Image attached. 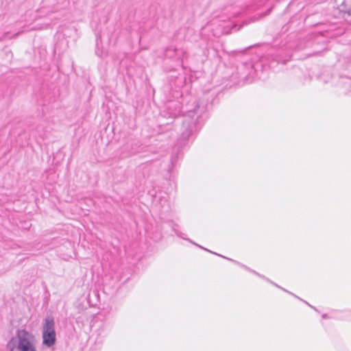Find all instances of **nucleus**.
Masks as SVG:
<instances>
[{
    "mask_svg": "<svg viewBox=\"0 0 351 351\" xmlns=\"http://www.w3.org/2000/svg\"><path fill=\"white\" fill-rule=\"evenodd\" d=\"M199 105L197 103L194 109L188 110L186 114L184 116L182 125V134L177 143L179 147L184 146L189 136L198 129L199 123Z\"/></svg>",
    "mask_w": 351,
    "mask_h": 351,
    "instance_id": "obj_1",
    "label": "nucleus"
},
{
    "mask_svg": "<svg viewBox=\"0 0 351 351\" xmlns=\"http://www.w3.org/2000/svg\"><path fill=\"white\" fill-rule=\"evenodd\" d=\"M33 334L25 330H18L15 337L7 343L8 351H36Z\"/></svg>",
    "mask_w": 351,
    "mask_h": 351,
    "instance_id": "obj_2",
    "label": "nucleus"
},
{
    "mask_svg": "<svg viewBox=\"0 0 351 351\" xmlns=\"http://www.w3.org/2000/svg\"><path fill=\"white\" fill-rule=\"evenodd\" d=\"M43 343L50 348L53 346L56 341V335L55 331V322L51 316H47L43 326Z\"/></svg>",
    "mask_w": 351,
    "mask_h": 351,
    "instance_id": "obj_3",
    "label": "nucleus"
},
{
    "mask_svg": "<svg viewBox=\"0 0 351 351\" xmlns=\"http://www.w3.org/2000/svg\"><path fill=\"white\" fill-rule=\"evenodd\" d=\"M337 86L342 90L343 93L351 97V78L348 77H340Z\"/></svg>",
    "mask_w": 351,
    "mask_h": 351,
    "instance_id": "obj_4",
    "label": "nucleus"
},
{
    "mask_svg": "<svg viewBox=\"0 0 351 351\" xmlns=\"http://www.w3.org/2000/svg\"><path fill=\"white\" fill-rule=\"evenodd\" d=\"M181 53L184 54V52L180 51L173 47H169L166 49L165 52V56L167 58L180 59Z\"/></svg>",
    "mask_w": 351,
    "mask_h": 351,
    "instance_id": "obj_5",
    "label": "nucleus"
},
{
    "mask_svg": "<svg viewBox=\"0 0 351 351\" xmlns=\"http://www.w3.org/2000/svg\"><path fill=\"white\" fill-rule=\"evenodd\" d=\"M138 152L137 143L132 144L131 145V149L128 150L127 156L134 154Z\"/></svg>",
    "mask_w": 351,
    "mask_h": 351,
    "instance_id": "obj_6",
    "label": "nucleus"
},
{
    "mask_svg": "<svg viewBox=\"0 0 351 351\" xmlns=\"http://www.w3.org/2000/svg\"><path fill=\"white\" fill-rule=\"evenodd\" d=\"M178 152L176 154V156H172L171 157V165H173L175 164V162H176V158H178Z\"/></svg>",
    "mask_w": 351,
    "mask_h": 351,
    "instance_id": "obj_7",
    "label": "nucleus"
},
{
    "mask_svg": "<svg viewBox=\"0 0 351 351\" xmlns=\"http://www.w3.org/2000/svg\"><path fill=\"white\" fill-rule=\"evenodd\" d=\"M176 234L178 237H181V238H182V239H186L184 237V236H183V234H182V233H181V232H178V231H176Z\"/></svg>",
    "mask_w": 351,
    "mask_h": 351,
    "instance_id": "obj_8",
    "label": "nucleus"
},
{
    "mask_svg": "<svg viewBox=\"0 0 351 351\" xmlns=\"http://www.w3.org/2000/svg\"><path fill=\"white\" fill-rule=\"evenodd\" d=\"M270 10H270V9H269L267 12H264L263 14H261V17H263V16H266V15L269 14V12H270Z\"/></svg>",
    "mask_w": 351,
    "mask_h": 351,
    "instance_id": "obj_9",
    "label": "nucleus"
},
{
    "mask_svg": "<svg viewBox=\"0 0 351 351\" xmlns=\"http://www.w3.org/2000/svg\"><path fill=\"white\" fill-rule=\"evenodd\" d=\"M188 240H189L191 243H193L194 245H195L198 246L199 247L202 248V249H204V250H208L207 249H206V248L203 247L202 246H200V245H197V244H196V243H195L192 242L191 240H189V239H188Z\"/></svg>",
    "mask_w": 351,
    "mask_h": 351,
    "instance_id": "obj_10",
    "label": "nucleus"
},
{
    "mask_svg": "<svg viewBox=\"0 0 351 351\" xmlns=\"http://www.w3.org/2000/svg\"><path fill=\"white\" fill-rule=\"evenodd\" d=\"M23 31L19 32H17L16 34H15L13 36V37H16L18 35H19L20 34H21V33H23Z\"/></svg>",
    "mask_w": 351,
    "mask_h": 351,
    "instance_id": "obj_11",
    "label": "nucleus"
},
{
    "mask_svg": "<svg viewBox=\"0 0 351 351\" xmlns=\"http://www.w3.org/2000/svg\"><path fill=\"white\" fill-rule=\"evenodd\" d=\"M348 14L351 16V9L348 11Z\"/></svg>",
    "mask_w": 351,
    "mask_h": 351,
    "instance_id": "obj_12",
    "label": "nucleus"
},
{
    "mask_svg": "<svg viewBox=\"0 0 351 351\" xmlns=\"http://www.w3.org/2000/svg\"><path fill=\"white\" fill-rule=\"evenodd\" d=\"M322 317H323V318H326V317H327V315H326V314H324V315H322Z\"/></svg>",
    "mask_w": 351,
    "mask_h": 351,
    "instance_id": "obj_13",
    "label": "nucleus"
},
{
    "mask_svg": "<svg viewBox=\"0 0 351 351\" xmlns=\"http://www.w3.org/2000/svg\"><path fill=\"white\" fill-rule=\"evenodd\" d=\"M283 64H285L286 62V60H281Z\"/></svg>",
    "mask_w": 351,
    "mask_h": 351,
    "instance_id": "obj_14",
    "label": "nucleus"
},
{
    "mask_svg": "<svg viewBox=\"0 0 351 351\" xmlns=\"http://www.w3.org/2000/svg\"><path fill=\"white\" fill-rule=\"evenodd\" d=\"M172 116H173V117H176V113H173V114H172Z\"/></svg>",
    "mask_w": 351,
    "mask_h": 351,
    "instance_id": "obj_15",
    "label": "nucleus"
},
{
    "mask_svg": "<svg viewBox=\"0 0 351 351\" xmlns=\"http://www.w3.org/2000/svg\"><path fill=\"white\" fill-rule=\"evenodd\" d=\"M306 303L308 305V306H311V307H312V308H313V306H311V304H308L307 302H306ZM313 308L315 309V308H314V307H313Z\"/></svg>",
    "mask_w": 351,
    "mask_h": 351,
    "instance_id": "obj_16",
    "label": "nucleus"
},
{
    "mask_svg": "<svg viewBox=\"0 0 351 351\" xmlns=\"http://www.w3.org/2000/svg\"><path fill=\"white\" fill-rule=\"evenodd\" d=\"M32 30H35V29H37V28H32L31 29Z\"/></svg>",
    "mask_w": 351,
    "mask_h": 351,
    "instance_id": "obj_17",
    "label": "nucleus"
},
{
    "mask_svg": "<svg viewBox=\"0 0 351 351\" xmlns=\"http://www.w3.org/2000/svg\"><path fill=\"white\" fill-rule=\"evenodd\" d=\"M243 267H245V269H247V267H245V265H241Z\"/></svg>",
    "mask_w": 351,
    "mask_h": 351,
    "instance_id": "obj_18",
    "label": "nucleus"
},
{
    "mask_svg": "<svg viewBox=\"0 0 351 351\" xmlns=\"http://www.w3.org/2000/svg\"><path fill=\"white\" fill-rule=\"evenodd\" d=\"M276 287H277L278 288H280V286L278 285H276Z\"/></svg>",
    "mask_w": 351,
    "mask_h": 351,
    "instance_id": "obj_19",
    "label": "nucleus"
},
{
    "mask_svg": "<svg viewBox=\"0 0 351 351\" xmlns=\"http://www.w3.org/2000/svg\"><path fill=\"white\" fill-rule=\"evenodd\" d=\"M276 287H277L278 288H280V286L278 285H276Z\"/></svg>",
    "mask_w": 351,
    "mask_h": 351,
    "instance_id": "obj_20",
    "label": "nucleus"
},
{
    "mask_svg": "<svg viewBox=\"0 0 351 351\" xmlns=\"http://www.w3.org/2000/svg\"><path fill=\"white\" fill-rule=\"evenodd\" d=\"M276 287H277L278 288H280V286L278 285H276Z\"/></svg>",
    "mask_w": 351,
    "mask_h": 351,
    "instance_id": "obj_21",
    "label": "nucleus"
}]
</instances>
